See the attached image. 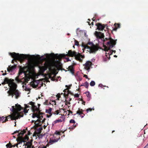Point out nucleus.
<instances>
[{
    "label": "nucleus",
    "instance_id": "1",
    "mask_svg": "<svg viewBox=\"0 0 148 148\" xmlns=\"http://www.w3.org/2000/svg\"><path fill=\"white\" fill-rule=\"evenodd\" d=\"M4 80V81L2 83V84L4 85L5 84H8V85L10 88L9 90L7 92L8 96H11L12 98L14 95H15V98L16 99H18L20 96V93L19 91L16 89L17 85L14 82V80L5 77Z\"/></svg>",
    "mask_w": 148,
    "mask_h": 148
},
{
    "label": "nucleus",
    "instance_id": "2",
    "mask_svg": "<svg viewBox=\"0 0 148 148\" xmlns=\"http://www.w3.org/2000/svg\"><path fill=\"white\" fill-rule=\"evenodd\" d=\"M95 34L98 39H103V40L102 39L103 42V46L105 51L107 52L109 50L110 51V49L114 47L116 44V40H114L110 37H109V38H106L104 39V36L103 34L100 32L95 31Z\"/></svg>",
    "mask_w": 148,
    "mask_h": 148
},
{
    "label": "nucleus",
    "instance_id": "3",
    "mask_svg": "<svg viewBox=\"0 0 148 148\" xmlns=\"http://www.w3.org/2000/svg\"><path fill=\"white\" fill-rule=\"evenodd\" d=\"M22 109V108L20 105H18V104L15 105V108L14 106H12V108L10 109L12 113L6 117H0V120H8V119H11V120H16V119L23 117V112H19V111H21Z\"/></svg>",
    "mask_w": 148,
    "mask_h": 148
},
{
    "label": "nucleus",
    "instance_id": "4",
    "mask_svg": "<svg viewBox=\"0 0 148 148\" xmlns=\"http://www.w3.org/2000/svg\"><path fill=\"white\" fill-rule=\"evenodd\" d=\"M27 130V127L26 129H23V130H16L14 131V133L12 134L14 135L15 134L18 133V134L17 136L19 137V138L16 139L18 144H15L16 146L18 147V144H22L23 143H24L23 145H25V142H26V141L23 138V136L24 134L26 132V130Z\"/></svg>",
    "mask_w": 148,
    "mask_h": 148
},
{
    "label": "nucleus",
    "instance_id": "5",
    "mask_svg": "<svg viewBox=\"0 0 148 148\" xmlns=\"http://www.w3.org/2000/svg\"><path fill=\"white\" fill-rule=\"evenodd\" d=\"M10 55L14 58V59L12 61V63H14V61L17 62V60L22 63L25 58V55L23 54H19L18 53L13 52L10 53Z\"/></svg>",
    "mask_w": 148,
    "mask_h": 148
},
{
    "label": "nucleus",
    "instance_id": "6",
    "mask_svg": "<svg viewBox=\"0 0 148 148\" xmlns=\"http://www.w3.org/2000/svg\"><path fill=\"white\" fill-rule=\"evenodd\" d=\"M66 56L71 57L75 56L76 60L81 62L82 61V60L81 58H84V56H83L79 53H77L75 51H73L71 50L69 51L68 53Z\"/></svg>",
    "mask_w": 148,
    "mask_h": 148
},
{
    "label": "nucleus",
    "instance_id": "7",
    "mask_svg": "<svg viewBox=\"0 0 148 148\" xmlns=\"http://www.w3.org/2000/svg\"><path fill=\"white\" fill-rule=\"evenodd\" d=\"M32 122L34 123V127L37 134H41L42 130V126L41 121H32Z\"/></svg>",
    "mask_w": 148,
    "mask_h": 148
},
{
    "label": "nucleus",
    "instance_id": "8",
    "mask_svg": "<svg viewBox=\"0 0 148 148\" xmlns=\"http://www.w3.org/2000/svg\"><path fill=\"white\" fill-rule=\"evenodd\" d=\"M91 47L86 46L84 48V50H86V51L89 52L90 53H95L98 50V47L93 43H91Z\"/></svg>",
    "mask_w": 148,
    "mask_h": 148
},
{
    "label": "nucleus",
    "instance_id": "9",
    "mask_svg": "<svg viewBox=\"0 0 148 148\" xmlns=\"http://www.w3.org/2000/svg\"><path fill=\"white\" fill-rule=\"evenodd\" d=\"M52 64L49 62H45L44 66H41L40 68V70L42 73H43L44 71L46 70L47 68H49V70L51 69Z\"/></svg>",
    "mask_w": 148,
    "mask_h": 148
},
{
    "label": "nucleus",
    "instance_id": "10",
    "mask_svg": "<svg viewBox=\"0 0 148 148\" xmlns=\"http://www.w3.org/2000/svg\"><path fill=\"white\" fill-rule=\"evenodd\" d=\"M71 86V84L69 85V86L67 85L65 86L66 87H67V88L64 90L63 92H64V96L66 98L68 97L69 94L72 95H73V94L69 90V89L70 88V87Z\"/></svg>",
    "mask_w": 148,
    "mask_h": 148
},
{
    "label": "nucleus",
    "instance_id": "11",
    "mask_svg": "<svg viewBox=\"0 0 148 148\" xmlns=\"http://www.w3.org/2000/svg\"><path fill=\"white\" fill-rule=\"evenodd\" d=\"M29 104L32 106V108L33 112H39L40 113V110L39 108H37V106L35 105L34 102L31 101L29 103Z\"/></svg>",
    "mask_w": 148,
    "mask_h": 148
},
{
    "label": "nucleus",
    "instance_id": "12",
    "mask_svg": "<svg viewBox=\"0 0 148 148\" xmlns=\"http://www.w3.org/2000/svg\"><path fill=\"white\" fill-rule=\"evenodd\" d=\"M50 57L55 60L56 59L60 60L63 57L62 54L58 55V54H54L53 53H52L50 54Z\"/></svg>",
    "mask_w": 148,
    "mask_h": 148
},
{
    "label": "nucleus",
    "instance_id": "13",
    "mask_svg": "<svg viewBox=\"0 0 148 148\" xmlns=\"http://www.w3.org/2000/svg\"><path fill=\"white\" fill-rule=\"evenodd\" d=\"M96 25L97 26V29L99 30L102 31L105 28L106 25H102L101 23H96Z\"/></svg>",
    "mask_w": 148,
    "mask_h": 148
},
{
    "label": "nucleus",
    "instance_id": "14",
    "mask_svg": "<svg viewBox=\"0 0 148 148\" xmlns=\"http://www.w3.org/2000/svg\"><path fill=\"white\" fill-rule=\"evenodd\" d=\"M84 111V110L82 109L79 108L78 110L76 112V114H79L80 116L82 118L85 115L83 113Z\"/></svg>",
    "mask_w": 148,
    "mask_h": 148
},
{
    "label": "nucleus",
    "instance_id": "15",
    "mask_svg": "<svg viewBox=\"0 0 148 148\" xmlns=\"http://www.w3.org/2000/svg\"><path fill=\"white\" fill-rule=\"evenodd\" d=\"M92 64V63L90 61H88L86 62L85 65V68L87 70L89 69Z\"/></svg>",
    "mask_w": 148,
    "mask_h": 148
},
{
    "label": "nucleus",
    "instance_id": "16",
    "mask_svg": "<svg viewBox=\"0 0 148 148\" xmlns=\"http://www.w3.org/2000/svg\"><path fill=\"white\" fill-rule=\"evenodd\" d=\"M52 110V108H49V109L46 110V112L48 113L49 114V115L47 114L46 115L47 117L49 118L52 115V114L51 113Z\"/></svg>",
    "mask_w": 148,
    "mask_h": 148
},
{
    "label": "nucleus",
    "instance_id": "17",
    "mask_svg": "<svg viewBox=\"0 0 148 148\" xmlns=\"http://www.w3.org/2000/svg\"><path fill=\"white\" fill-rule=\"evenodd\" d=\"M16 65H14L12 66H9L7 68V71L9 72L12 71L16 68Z\"/></svg>",
    "mask_w": 148,
    "mask_h": 148
},
{
    "label": "nucleus",
    "instance_id": "18",
    "mask_svg": "<svg viewBox=\"0 0 148 148\" xmlns=\"http://www.w3.org/2000/svg\"><path fill=\"white\" fill-rule=\"evenodd\" d=\"M67 69L70 71L72 74H74V69L73 66L72 65L69 66Z\"/></svg>",
    "mask_w": 148,
    "mask_h": 148
},
{
    "label": "nucleus",
    "instance_id": "19",
    "mask_svg": "<svg viewBox=\"0 0 148 148\" xmlns=\"http://www.w3.org/2000/svg\"><path fill=\"white\" fill-rule=\"evenodd\" d=\"M70 123H73V125H72V127H70V130H73L77 126V123L75 125H74L75 122V121H69Z\"/></svg>",
    "mask_w": 148,
    "mask_h": 148
},
{
    "label": "nucleus",
    "instance_id": "20",
    "mask_svg": "<svg viewBox=\"0 0 148 148\" xmlns=\"http://www.w3.org/2000/svg\"><path fill=\"white\" fill-rule=\"evenodd\" d=\"M60 139V138L59 137L58 139H50L49 142V143L52 144L53 143H54L57 142L59 139Z\"/></svg>",
    "mask_w": 148,
    "mask_h": 148
},
{
    "label": "nucleus",
    "instance_id": "21",
    "mask_svg": "<svg viewBox=\"0 0 148 148\" xmlns=\"http://www.w3.org/2000/svg\"><path fill=\"white\" fill-rule=\"evenodd\" d=\"M64 131H63L62 130L60 131V132L58 131H56L55 132L54 134L57 135H62V134L64 133Z\"/></svg>",
    "mask_w": 148,
    "mask_h": 148
},
{
    "label": "nucleus",
    "instance_id": "22",
    "mask_svg": "<svg viewBox=\"0 0 148 148\" xmlns=\"http://www.w3.org/2000/svg\"><path fill=\"white\" fill-rule=\"evenodd\" d=\"M6 146L8 148H12V147H14L16 146L15 145H12L11 143H9L6 145Z\"/></svg>",
    "mask_w": 148,
    "mask_h": 148
},
{
    "label": "nucleus",
    "instance_id": "23",
    "mask_svg": "<svg viewBox=\"0 0 148 148\" xmlns=\"http://www.w3.org/2000/svg\"><path fill=\"white\" fill-rule=\"evenodd\" d=\"M38 119H37L36 120H42L43 116L41 115V114H42L40 112V113L39 112H38Z\"/></svg>",
    "mask_w": 148,
    "mask_h": 148
},
{
    "label": "nucleus",
    "instance_id": "24",
    "mask_svg": "<svg viewBox=\"0 0 148 148\" xmlns=\"http://www.w3.org/2000/svg\"><path fill=\"white\" fill-rule=\"evenodd\" d=\"M86 96L89 98L90 99L91 98V94L89 92H87L85 93Z\"/></svg>",
    "mask_w": 148,
    "mask_h": 148
},
{
    "label": "nucleus",
    "instance_id": "25",
    "mask_svg": "<svg viewBox=\"0 0 148 148\" xmlns=\"http://www.w3.org/2000/svg\"><path fill=\"white\" fill-rule=\"evenodd\" d=\"M38 135L37 136H38V137L39 138H41L42 136H44L45 135V134H37Z\"/></svg>",
    "mask_w": 148,
    "mask_h": 148
},
{
    "label": "nucleus",
    "instance_id": "26",
    "mask_svg": "<svg viewBox=\"0 0 148 148\" xmlns=\"http://www.w3.org/2000/svg\"><path fill=\"white\" fill-rule=\"evenodd\" d=\"M84 86L87 88H88V86H89L88 83V82H85V83H84V85H81V86Z\"/></svg>",
    "mask_w": 148,
    "mask_h": 148
},
{
    "label": "nucleus",
    "instance_id": "27",
    "mask_svg": "<svg viewBox=\"0 0 148 148\" xmlns=\"http://www.w3.org/2000/svg\"><path fill=\"white\" fill-rule=\"evenodd\" d=\"M27 147L26 148H34V146L32 144L27 145Z\"/></svg>",
    "mask_w": 148,
    "mask_h": 148
},
{
    "label": "nucleus",
    "instance_id": "28",
    "mask_svg": "<svg viewBox=\"0 0 148 148\" xmlns=\"http://www.w3.org/2000/svg\"><path fill=\"white\" fill-rule=\"evenodd\" d=\"M114 25L116 27L117 29L120 28V24L119 23H115Z\"/></svg>",
    "mask_w": 148,
    "mask_h": 148
},
{
    "label": "nucleus",
    "instance_id": "29",
    "mask_svg": "<svg viewBox=\"0 0 148 148\" xmlns=\"http://www.w3.org/2000/svg\"><path fill=\"white\" fill-rule=\"evenodd\" d=\"M94 108H89L88 109H87L86 111L87 112H91L92 111V110H94Z\"/></svg>",
    "mask_w": 148,
    "mask_h": 148
},
{
    "label": "nucleus",
    "instance_id": "30",
    "mask_svg": "<svg viewBox=\"0 0 148 148\" xmlns=\"http://www.w3.org/2000/svg\"><path fill=\"white\" fill-rule=\"evenodd\" d=\"M46 121H41V122H42V127H43L44 129H45L47 125H45V124H44V123H45V122Z\"/></svg>",
    "mask_w": 148,
    "mask_h": 148
},
{
    "label": "nucleus",
    "instance_id": "31",
    "mask_svg": "<svg viewBox=\"0 0 148 148\" xmlns=\"http://www.w3.org/2000/svg\"><path fill=\"white\" fill-rule=\"evenodd\" d=\"M59 110H57L56 111H55L54 112H52V114H55V115H57L59 113Z\"/></svg>",
    "mask_w": 148,
    "mask_h": 148
},
{
    "label": "nucleus",
    "instance_id": "32",
    "mask_svg": "<svg viewBox=\"0 0 148 148\" xmlns=\"http://www.w3.org/2000/svg\"><path fill=\"white\" fill-rule=\"evenodd\" d=\"M95 82L93 81H92L90 83V85L91 86H93L95 85Z\"/></svg>",
    "mask_w": 148,
    "mask_h": 148
},
{
    "label": "nucleus",
    "instance_id": "33",
    "mask_svg": "<svg viewBox=\"0 0 148 148\" xmlns=\"http://www.w3.org/2000/svg\"><path fill=\"white\" fill-rule=\"evenodd\" d=\"M38 114L37 113H33L32 117L33 118H34L36 117H37L38 118Z\"/></svg>",
    "mask_w": 148,
    "mask_h": 148
},
{
    "label": "nucleus",
    "instance_id": "34",
    "mask_svg": "<svg viewBox=\"0 0 148 148\" xmlns=\"http://www.w3.org/2000/svg\"><path fill=\"white\" fill-rule=\"evenodd\" d=\"M24 71V69L23 68H21L20 69L19 71V73L20 74H21Z\"/></svg>",
    "mask_w": 148,
    "mask_h": 148
},
{
    "label": "nucleus",
    "instance_id": "35",
    "mask_svg": "<svg viewBox=\"0 0 148 148\" xmlns=\"http://www.w3.org/2000/svg\"><path fill=\"white\" fill-rule=\"evenodd\" d=\"M62 121H54L53 123L52 124V125L53 126L54 125V124L57 123L61 122Z\"/></svg>",
    "mask_w": 148,
    "mask_h": 148
},
{
    "label": "nucleus",
    "instance_id": "36",
    "mask_svg": "<svg viewBox=\"0 0 148 148\" xmlns=\"http://www.w3.org/2000/svg\"><path fill=\"white\" fill-rule=\"evenodd\" d=\"M75 45L77 46L79 45V42L77 41V40H75Z\"/></svg>",
    "mask_w": 148,
    "mask_h": 148
},
{
    "label": "nucleus",
    "instance_id": "37",
    "mask_svg": "<svg viewBox=\"0 0 148 148\" xmlns=\"http://www.w3.org/2000/svg\"><path fill=\"white\" fill-rule=\"evenodd\" d=\"M23 112H24V113L25 114H26L28 112V111L26 108H25L23 109V112H22L23 113Z\"/></svg>",
    "mask_w": 148,
    "mask_h": 148
},
{
    "label": "nucleus",
    "instance_id": "38",
    "mask_svg": "<svg viewBox=\"0 0 148 148\" xmlns=\"http://www.w3.org/2000/svg\"><path fill=\"white\" fill-rule=\"evenodd\" d=\"M66 105H67L68 107H69V106H70V103L68 101H66L65 103Z\"/></svg>",
    "mask_w": 148,
    "mask_h": 148
},
{
    "label": "nucleus",
    "instance_id": "39",
    "mask_svg": "<svg viewBox=\"0 0 148 148\" xmlns=\"http://www.w3.org/2000/svg\"><path fill=\"white\" fill-rule=\"evenodd\" d=\"M56 97H57V99L58 100H59V99L61 97L60 95V93H59L57 95H56Z\"/></svg>",
    "mask_w": 148,
    "mask_h": 148
},
{
    "label": "nucleus",
    "instance_id": "40",
    "mask_svg": "<svg viewBox=\"0 0 148 148\" xmlns=\"http://www.w3.org/2000/svg\"><path fill=\"white\" fill-rule=\"evenodd\" d=\"M25 90H26V91H30V89L29 88H27V87H25Z\"/></svg>",
    "mask_w": 148,
    "mask_h": 148
},
{
    "label": "nucleus",
    "instance_id": "41",
    "mask_svg": "<svg viewBox=\"0 0 148 148\" xmlns=\"http://www.w3.org/2000/svg\"><path fill=\"white\" fill-rule=\"evenodd\" d=\"M75 97H77V98H78L79 97V95L78 94H76L75 95H73Z\"/></svg>",
    "mask_w": 148,
    "mask_h": 148
},
{
    "label": "nucleus",
    "instance_id": "42",
    "mask_svg": "<svg viewBox=\"0 0 148 148\" xmlns=\"http://www.w3.org/2000/svg\"><path fill=\"white\" fill-rule=\"evenodd\" d=\"M47 147L45 146H42L41 147L40 146H39L38 147V148H46Z\"/></svg>",
    "mask_w": 148,
    "mask_h": 148
},
{
    "label": "nucleus",
    "instance_id": "43",
    "mask_svg": "<svg viewBox=\"0 0 148 148\" xmlns=\"http://www.w3.org/2000/svg\"><path fill=\"white\" fill-rule=\"evenodd\" d=\"M44 104L45 105H48L49 104H48V101H46L44 103Z\"/></svg>",
    "mask_w": 148,
    "mask_h": 148
},
{
    "label": "nucleus",
    "instance_id": "44",
    "mask_svg": "<svg viewBox=\"0 0 148 148\" xmlns=\"http://www.w3.org/2000/svg\"><path fill=\"white\" fill-rule=\"evenodd\" d=\"M111 52H111V53H110V54H109V55H111L112 54V53H113V52H114V53H115L116 52V51L115 50H114V51H113V50H111Z\"/></svg>",
    "mask_w": 148,
    "mask_h": 148
},
{
    "label": "nucleus",
    "instance_id": "45",
    "mask_svg": "<svg viewBox=\"0 0 148 148\" xmlns=\"http://www.w3.org/2000/svg\"><path fill=\"white\" fill-rule=\"evenodd\" d=\"M66 60L67 62L71 61V60L69 59V58H66Z\"/></svg>",
    "mask_w": 148,
    "mask_h": 148
},
{
    "label": "nucleus",
    "instance_id": "46",
    "mask_svg": "<svg viewBox=\"0 0 148 148\" xmlns=\"http://www.w3.org/2000/svg\"><path fill=\"white\" fill-rule=\"evenodd\" d=\"M99 87L102 88L104 86L101 84H99Z\"/></svg>",
    "mask_w": 148,
    "mask_h": 148
},
{
    "label": "nucleus",
    "instance_id": "47",
    "mask_svg": "<svg viewBox=\"0 0 148 148\" xmlns=\"http://www.w3.org/2000/svg\"><path fill=\"white\" fill-rule=\"evenodd\" d=\"M29 79H30V78L27 77V78L25 80L27 82V81H28V80H29Z\"/></svg>",
    "mask_w": 148,
    "mask_h": 148
},
{
    "label": "nucleus",
    "instance_id": "48",
    "mask_svg": "<svg viewBox=\"0 0 148 148\" xmlns=\"http://www.w3.org/2000/svg\"><path fill=\"white\" fill-rule=\"evenodd\" d=\"M84 77H85L86 78H88V77L87 75H84Z\"/></svg>",
    "mask_w": 148,
    "mask_h": 148
},
{
    "label": "nucleus",
    "instance_id": "49",
    "mask_svg": "<svg viewBox=\"0 0 148 148\" xmlns=\"http://www.w3.org/2000/svg\"><path fill=\"white\" fill-rule=\"evenodd\" d=\"M117 28L115 27L114 28H113V30L115 31H116L117 30Z\"/></svg>",
    "mask_w": 148,
    "mask_h": 148
},
{
    "label": "nucleus",
    "instance_id": "50",
    "mask_svg": "<svg viewBox=\"0 0 148 148\" xmlns=\"http://www.w3.org/2000/svg\"><path fill=\"white\" fill-rule=\"evenodd\" d=\"M144 148H148V143L145 147Z\"/></svg>",
    "mask_w": 148,
    "mask_h": 148
},
{
    "label": "nucleus",
    "instance_id": "51",
    "mask_svg": "<svg viewBox=\"0 0 148 148\" xmlns=\"http://www.w3.org/2000/svg\"><path fill=\"white\" fill-rule=\"evenodd\" d=\"M15 80L18 82L19 81L17 77H16Z\"/></svg>",
    "mask_w": 148,
    "mask_h": 148
},
{
    "label": "nucleus",
    "instance_id": "52",
    "mask_svg": "<svg viewBox=\"0 0 148 148\" xmlns=\"http://www.w3.org/2000/svg\"><path fill=\"white\" fill-rule=\"evenodd\" d=\"M6 71H5V73H3V74H2V75H6V74H7V73H6Z\"/></svg>",
    "mask_w": 148,
    "mask_h": 148
},
{
    "label": "nucleus",
    "instance_id": "53",
    "mask_svg": "<svg viewBox=\"0 0 148 148\" xmlns=\"http://www.w3.org/2000/svg\"><path fill=\"white\" fill-rule=\"evenodd\" d=\"M88 20L89 21L88 22V23L89 25H91V24L90 23V22L89 21H90V20H89V19H88Z\"/></svg>",
    "mask_w": 148,
    "mask_h": 148
},
{
    "label": "nucleus",
    "instance_id": "54",
    "mask_svg": "<svg viewBox=\"0 0 148 148\" xmlns=\"http://www.w3.org/2000/svg\"><path fill=\"white\" fill-rule=\"evenodd\" d=\"M51 79L53 80V81H54L55 79H54V77H53L52 78H51Z\"/></svg>",
    "mask_w": 148,
    "mask_h": 148
},
{
    "label": "nucleus",
    "instance_id": "55",
    "mask_svg": "<svg viewBox=\"0 0 148 148\" xmlns=\"http://www.w3.org/2000/svg\"><path fill=\"white\" fill-rule=\"evenodd\" d=\"M92 20L93 21H95V17H93L92 18Z\"/></svg>",
    "mask_w": 148,
    "mask_h": 148
},
{
    "label": "nucleus",
    "instance_id": "56",
    "mask_svg": "<svg viewBox=\"0 0 148 148\" xmlns=\"http://www.w3.org/2000/svg\"><path fill=\"white\" fill-rule=\"evenodd\" d=\"M52 102H53L55 103L54 104L55 105H56V102L54 100V101H53Z\"/></svg>",
    "mask_w": 148,
    "mask_h": 148
},
{
    "label": "nucleus",
    "instance_id": "57",
    "mask_svg": "<svg viewBox=\"0 0 148 148\" xmlns=\"http://www.w3.org/2000/svg\"><path fill=\"white\" fill-rule=\"evenodd\" d=\"M73 112L71 111V110H69V113H72Z\"/></svg>",
    "mask_w": 148,
    "mask_h": 148
},
{
    "label": "nucleus",
    "instance_id": "58",
    "mask_svg": "<svg viewBox=\"0 0 148 148\" xmlns=\"http://www.w3.org/2000/svg\"><path fill=\"white\" fill-rule=\"evenodd\" d=\"M85 102L84 101L82 103V104H83L84 105H85Z\"/></svg>",
    "mask_w": 148,
    "mask_h": 148
},
{
    "label": "nucleus",
    "instance_id": "59",
    "mask_svg": "<svg viewBox=\"0 0 148 148\" xmlns=\"http://www.w3.org/2000/svg\"><path fill=\"white\" fill-rule=\"evenodd\" d=\"M40 106V104H38V108H39V107Z\"/></svg>",
    "mask_w": 148,
    "mask_h": 148
},
{
    "label": "nucleus",
    "instance_id": "60",
    "mask_svg": "<svg viewBox=\"0 0 148 148\" xmlns=\"http://www.w3.org/2000/svg\"><path fill=\"white\" fill-rule=\"evenodd\" d=\"M71 100V98H70L69 99V101H70Z\"/></svg>",
    "mask_w": 148,
    "mask_h": 148
},
{
    "label": "nucleus",
    "instance_id": "61",
    "mask_svg": "<svg viewBox=\"0 0 148 148\" xmlns=\"http://www.w3.org/2000/svg\"><path fill=\"white\" fill-rule=\"evenodd\" d=\"M15 125H14V126L16 127V122L15 121Z\"/></svg>",
    "mask_w": 148,
    "mask_h": 148
},
{
    "label": "nucleus",
    "instance_id": "62",
    "mask_svg": "<svg viewBox=\"0 0 148 148\" xmlns=\"http://www.w3.org/2000/svg\"><path fill=\"white\" fill-rule=\"evenodd\" d=\"M48 104H48V105H49L51 104V103H50V102H48Z\"/></svg>",
    "mask_w": 148,
    "mask_h": 148
},
{
    "label": "nucleus",
    "instance_id": "63",
    "mask_svg": "<svg viewBox=\"0 0 148 148\" xmlns=\"http://www.w3.org/2000/svg\"><path fill=\"white\" fill-rule=\"evenodd\" d=\"M3 121L2 122V123H4L6 121Z\"/></svg>",
    "mask_w": 148,
    "mask_h": 148
},
{
    "label": "nucleus",
    "instance_id": "64",
    "mask_svg": "<svg viewBox=\"0 0 148 148\" xmlns=\"http://www.w3.org/2000/svg\"><path fill=\"white\" fill-rule=\"evenodd\" d=\"M91 24H92V25H94V23L93 22H92Z\"/></svg>",
    "mask_w": 148,
    "mask_h": 148
}]
</instances>
